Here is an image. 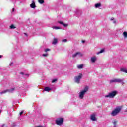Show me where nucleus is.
I'll return each mask as SVG.
<instances>
[{
    "label": "nucleus",
    "mask_w": 127,
    "mask_h": 127,
    "mask_svg": "<svg viewBox=\"0 0 127 127\" xmlns=\"http://www.w3.org/2000/svg\"><path fill=\"white\" fill-rule=\"evenodd\" d=\"M123 81H124V79L115 78L111 80L110 83H121V84L123 85L124 82H123Z\"/></svg>",
    "instance_id": "obj_5"
},
{
    "label": "nucleus",
    "mask_w": 127,
    "mask_h": 127,
    "mask_svg": "<svg viewBox=\"0 0 127 127\" xmlns=\"http://www.w3.org/2000/svg\"><path fill=\"white\" fill-rule=\"evenodd\" d=\"M44 51H45V52H47V51H50V49H45Z\"/></svg>",
    "instance_id": "obj_27"
},
{
    "label": "nucleus",
    "mask_w": 127,
    "mask_h": 127,
    "mask_svg": "<svg viewBox=\"0 0 127 127\" xmlns=\"http://www.w3.org/2000/svg\"><path fill=\"white\" fill-rule=\"evenodd\" d=\"M21 75H24V73L23 72H20Z\"/></svg>",
    "instance_id": "obj_30"
},
{
    "label": "nucleus",
    "mask_w": 127,
    "mask_h": 127,
    "mask_svg": "<svg viewBox=\"0 0 127 127\" xmlns=\"http://www.w3.org/2000/svg\"><path fill=\"white\" fill-rule=\"evenodd\" d=\"M30 6L31 8H35L36 6L35 5V2L34 1H32V3L30 5Z\"/></svg>",
    "instance_id": "obj_10"
},
{
    "label": "nucleus",
    "mask_w": 127,
    "mask_h": 127,
    "mask_svg": "<svg viewBox=\"0 0 127 127\" xmlns=\"http://www.w3.org/2000/svg\"><path fill=\"white\" fill-rule=\"evenodd\" d=\"M118 92L117 91H113L108 93V95H105L104 97L105 98H110L111 99H113V98H115V96H117V95H118Z\"/></svg>",
    "instance_id": "obj_1"
},
{
    "label": "nucleus",
    "mask_w": 127,
    "mask_h": 127,
    "mask_svg": "<svg viewBox=\"0 0 127 127\" xmlns=\"http://www.w3.org/2000/svg\"><path fill=\"white\" fill-rule=\"evenodd\" d=\"M23 113V111H21L20 113V116H21V115Z\"/></svg>",
    "instance_id": "obj_28"
},
{
    "label": "nucleus",
    "mask_w": 127,
    "mask_h": 127,
    "mask_svg": "<svg viewBox=\"0 0 127 127\" xmlns=\"http://www.w3.org/2000/svg\"><path fill=\"white\" fill-rule=\"evenodd\" d=\"M7 92H9V93H13V92H14V88H11L10 89H7L6 90H4V91L0 92V94H1V95H2V94H5V93H7Z\"/></svg>",
    "instance_id": "obj_7"
},
{
    "label": "nucleus",
    "mask_w": 127,
    "mask_h": 127,
    "mask_svg": "<svg viewBox=\"0 0 127 127\" xmlns=\"http://www.w3.org/2000/svg\"><path fill=\"white\" fill-rule=\"evenodd\" d=\"M83 56V54L81 52H76L74 54L72 55V57L75 58L76 57H82Z\"/></svg>",
    "instance_id": "obj_8"
},
{
    "label": "nucleus",
    "mask_w": 127,
    "mask_h": 127,
    "mask_svg": "<svg viewBox=\"0 0 127 127\" xmlns=\"http://www.w3.org/2000/svg\"><path fill=\"white\" fill-rule=\"evenodd\" d=\"M113 23H116V21H113Z\"/></svg>",
    "instance_id": "obj_34"
},
{
    "label": "nucleus",
    "mask_w": 127,
    "mask_h": 127,
    "mask_svg": "<svg viewBox=\"0 0 127 127\" xmlns=\"http://www.w3.org/2000/svg\"><path fill=\"white\" fill-rule=\"evenodd\" d=\"M58 23H60V24H62V25H63L64 27H67V26H68V24L64 23L63 22L59 21Z\"/></svg>",
    "instance_id": "obj_11"
},
{
    "label": "nucleus",
    "mask_w": 127,
    "mask_h": 127,
    "mask_svg": "<svg viewBox=\"0 0 127 127\" xmlns=\"http://www.w3.org/2000/svg\"><path fill=\"white\" fill-rule=\"evenodd\" d=\"M90 119L91 121L95 122L97 121V118H96V113H93L90 116Z\"/></svg>",
    "instance_id": "obj_9"
},
{
    "label": "nucleus",
    "mask_w": 127,
    "mask_h": 127,
    "mask_svg": "<svg viewBox=\"0 0 127 127\" xmlns=\"http://www.w3.org/2000/svg\"><path fill=\"white\" fill-rule=\"evenodd\" d=\"M51 88H50L48 87H46L44 88L43 92H44V91H45L46 92H49V91H51Z\"/></svg>",
    "instance_id": "obj_13"
},
{
    "label": "nucleus",
    "mask_w": 127,
    "mask_h": 127,
    "mask_svg": "<svg viewBox=\"0 0 127 127\" xmlns=\"http://www.w3.org/2000/svg\"><path fill=\"white\" fill-rule=\"evenodd\" d=\"M105 50L102 49L99 52L97 53V54L99 55L100 53H103V52H104Z\"/></svg>",
    "instance_id": "obj_19"
},
{
    "label": "nucleus",
    "mask_w": 127,
    "mask_h": 127,
    "mask_svg": "<svg viewBox=\"0 0 127 127\" xmlns=\"http://www.w3.org/2000/svg\"><path fill=\"white\" fill-rule=\"evenodd\" d=\"M96 60H97V57H93L91 58V61L93 62V63H95L96 62Z\"/></svg>",
    "instance_id": "obj_12"
},
{
    "label": "nucleus",
    "mask_w": 127,
    "mask_h": 127,
    "mask_svg": "<svg viewBox=\"0 0 127 127\" xmlns=\"http://www.w3.org/2000/svg\"><path fill=\"white\" fill-rule=\"evenodd\" d=\"M62 42H67V40L66 39H64L62 40Z\"/></svg>",
    "instance_id": "obj_25"
},
{
    "label": "nucleus",
    "mask_w": 127,
    "mask_h": 127,
    "mask_svg": "<svg viewBox=\"0 0 127 127\" xmlns=\"http://www.w3.org/2000/svg\"><path fill=\"white\" fill-rule=\"evenodd\" d=\"M95 6L96 8H98V7H100V6H101V3H99L95 4Z\"/></svg>",
    "instance_id": "obj_18"
},
{
    "label": "nucleus",
    "mask_w": 127,
    "mask_h": 127,
    "mask_svg": "<svg viewBox=\"0 0 127 127\" xmlns=\"http://www.w3.org/2000/svg\"><path fill=\"white\" fill-rule=\"evenodd\" d=\"M82 43H85V41H82Z\"/></svg>",
    "instance_id": "obj_33"
},
{
    "label": "nucleus",
    "mask_w": 127,
    "mask_h": 127,
    "mask_svg": "<svg viewBox=\"0 0 127 127\" xmlns=\"http://www.w3.org/2000/svg\"><path fill=\"white\" fill-rule=\"evenodd\" d=\"M64 121L63 118H59L56 120V124L60 126L63 124Z\"/></svg>",
    "instance_id": "obj_6"
},
{
    "label": "nucleus",
    "mask_w": 127,
    "mask_h": 127,
    "mask_svg": "<svg viewBox=\"0 0 127 127\" xmlns=\"http://www.w3.org/2000/svg\"><path fill=\"white\" fill-rule=\"evenodd\" d=\"M1 113V110H0V114Z\"/></svg>",
    "instance_id": "obj_40"
},
{
    "label": "nucleus",
    "mask_w": 127,
    "mask_h": 127,
    "mask_svg": "<svg viewBox=\"0 0 127 127\" xmlns=\"http://www.w3.org/2000/svg\"><path fill=\"white\" fill-rule=\"evenodd\" d=\"M89 90V87L86 86L84 88V90H82L79 92V97L80 99H82L84 98V96H85V94L87 93V91Z\"/></svg>",
    "instance_id": "obj_2"
},
{
    "label": "nucleus",
    "mask_w": 127,
    "mask_h": 127,
    "mask_svg": "<svg viewBox=\"0 0 127 127\" xmlns=\"http://www.w3.org/2000/svg\"><path fill=\"white\" fill-rule=\"evenodd\" d=\"M38 2L40 3L41 4L44 3V0H38Z\"/></svg>",
    "instance_id": "obj_20"
},
{
    "label": "nucleus",
    "mask_w": 127,
    "mask_h": 127,
    "mask_svg": "<svg viewBox=\"0 0 127 127\" xmlns=\"http://www.w3.org/2000/svg\"><path fill=\"white\" fill-rule=\"evenodd\" d=\"M121 71L122 72H124V73H127V69L126 68H121Z\"/></svg>",
    "instance_id": "obj_16"
},
{
    "label": "nucleus",
    "mask_w": 127,
    "mask_h": 127,
    "mask_svg": "<svg viewBox=\"0 0 127 127\" xmlns=\"http://www.w3.org/2000/svg\"><path fill=\"white\" fill-rule=\"evenodd\" d=\"M82 77L83 74L79 73L78 75L74 77V82H75V83H77V84H80V81Z\"/></svg>",
    "instance_id": "obj_4"
},
{
    "label": "nucleus",
    "mask_w": 127,
    "mask_h": 127,
    "mask_svg": "<svg viewBox=\"0 0 127 127\" xmlns=\"http://www.w3.org/2000/svg\"><path fill=\"white\" fill-rule=\"evenodd\" d=\"M114 19V18H112L111 19V20H113Z\"/></svg>",
    "instance_id": "obj_38"
},
{
    "label": "nucleus",
    "mask_w": 127,
    "mask_h": 127,
    "mask_svg": "<svg viewBox=\"0 0 127 127\" xmlns=\"http://www.w3.org/2000/svg\"><path fill=\"white\" fill-rule=\"evenodd\" d=\"M42 56H44V57H47V56H48V54H43L42 55Z\"/></svg>",
    "instance_id": "obj_24"
},
{
    "label": "nucleus",
    "mask_w": 127,
    "mask_h": 127,
    "mask_svg": "<svg viewBox=\"0 0 127 127\" xmlns=\"http://www.w3.org/2000/svg\"><path fill=\"white\" fill-rule=\"evenodd\" d=\"M121 110L122 108H121V107H117L111 112V115L112 117H115L121 112Z\"/></svg>",
    "instance_id": "obj_3"
},
{
    "label": "nucleus",
    "mask_w": 127,
    "mask_h": 127,
    "mask_svg": "<svg viewBox=\"0 0 127 127\" xmlns=\"http://www.w3.org/2000/svg\"><path fill=\"white\" fill-rule=\"evenodd\" d=\"M83 67H84V65H83V64H80V65H77L78 69H83Z\"/></svg>",
    "instance_id": "obj_17"
},
{
    "label": "nucleus",
    "mask_w": 127,
    "mask_h": 127,
    "mask_svg": "<svg viewBox=\"0 0 127 127\" xmlns=\"http://www.w3.org/2000/svg\"><path fill=\"white\" fill-rule=\"evenodd\" d=\"M13 63H11L9 65H10V66H12V65H13Z\"/></svg>",
    "instance_id": "obj_29"
},
{
    "label": "nucleus",
    "mask_w": 127,
    "mask_h": 127,
    "mask_svg": "<svg viewBox=\"0 0 127 127\" xmlns=\"http://www.w3.org/2000/svg\"><path fill=\"white\" fill-rule=\"evenodd\" d=\"M53 29H56V30L60 29V27H57V26L53 27Z\"/></svg>",
    "instance_id": "obj_21"
},
{
    "label": "nucleus",
    "mask_w": 127,
    "mask_h": 127,
    "mask_svg": "<svg viewBox=\"0 0 127 127\" xmlns=\"http://www.w3.org/2000/svg\"><path fill=\"white\" fill-rule=\"evenodd\" d=\"M25 75V76H27V77H28V74H26Z\"/></svg>",
    "instance_id": "obj_35"
},
{
    "label": "nucleus",
    "mask_w": 127,
    "mask_h": 127,
    "mask_svg": "<svg viewBox=\"0 0 127 127\" xmlns=\"http://www.w3.org/2000/svg\"><path fill=\"white\" fill-rule=\"evenodd\" d=\"M10 28L11 29H14V28H15V26H14V25H11L10 26Z\"/></svg>",
    "instance_id": "obj_23"
},
{
    "label": "nucleus",
    "mask_w": 127,
    "mask_h": 127,
    "mask_svg": "<svg viewBox=\"0 0 127 127\" xmlns=\"http://www.w3.org/2000/svg\"><path fill=\"white\" fill-rule=\"evenodd\" d=\"M56 81H57V79H54L52 80V82L55 83V82H56Z\"/></svg>",
    "instance_id": "obj_26"
},
{
    "label": "nucleus",
    "mask_w": 127,
    "mask_h": 127,
    "mask_svg": "<svg viewBox=\"0 0 127 127\" xmlns=\"http://www.w3.org/2000/svg\"><path fill=\"white\" fill-rule=\"evenodd\" d=\"M12 12H13L14 11V8H13L12 10Z\"/></svg>",
    "instance_id": "obj_31"
},
{
    "label": "nucleus",
    "mask_w": 127,
    "mask_h": 127,
    "mask_svg": "<svg viewBox=\"0 0 127 127\" xmlns=\"http://www.w3.org/2000/svg\"><path fill=\"white\" fill-rule=\"evenodd\" d=\"M24 35H26V36H27V34H26V33H24Z\"/></svg>",
    "instance_id": "obj_32"
},
{
    "label": "nucleus",
    "mask_w": 127,
    "mask_h": 127,
    "mask_svg": "<svg viewBox=\"0 0 127 127\" xmlns=\"http://www.w3.org/2000/svg\"><path fill=\"white\" fill-rule=\"evenodd\" d=\"M1 57H2V56L0 55V58H1Z\"/></svg>",
    "instance_id": "obj_37"
},
{
    "label": "nucleus",
    "mask_w": 127,
    "mask_h": 127,
    "mask_svg": "<svg viewBox=\"0 0 127 127\" xmlns=\"http://www.w3.org/2000/svg\"><path fill=\"white\" fill-rule=\"evenodd\" d=\"M123 35H124V37L127 38V32H124L123 33Z\"/></svg>",
    "instance_id": "obj_22"
},
{
    "label": "nucleus",
    "mask_w": 127,
    "mask_h": 127,
    "mask_svg": "<svg viewBox=\"0 0 127 127\" xmlns=\"http://www.w3.org/2000/svg\"><path fill=\"white\" fill-rule=\"evenodd\" d=\"M57 39L54 38L53 42H52V44H56L57 43Z\"/></svg>",
    "instance_id": "obj_14"
},
{
    "label": "nucleus",
    "mask_w": 127,
    "mask_h": 127,
    "mask_svg": "<svg viewBox=\"0 0 127 127\" xmlns=\"http://www.w3.org/2000/svg\"><path fill=\"white\" fill-rule=\"evenodd\" d=\"M1 127H4V124H3L2 125H1Z\"/></svg>",
    "instance_id": "obj_36"
},
{
    "label": "nucleus",
    "mask_w": 127,
    "mask_h": 127,
    "mask_svg": "<svg viewBox=\"0 0 127 127\" xmlns=\"http://www.w3.org/2000/svg\"><path fill=\"white\" fill-rule=\"evenodd\" d=\"M126 112H127V109L126 110Z\"/></svg>",
    "instance_id": "obj_39"
},
{
    "label": "nucleus",
    "mask_w": 127,
    "mask_h": 127,
    "mask_svg": "<svg viewBox=\"0 0 127 127\" xmlns=\"http://www.w3.org/2000/svg\"><path fill=\"white\" fill-rule=\"evenodd\" d=\"M113 125H114V127H117V123H118V121H117V120H114L113 122H112Z\"/></svg>",
    "instance_id": "obj_15"
}]
</instances>
